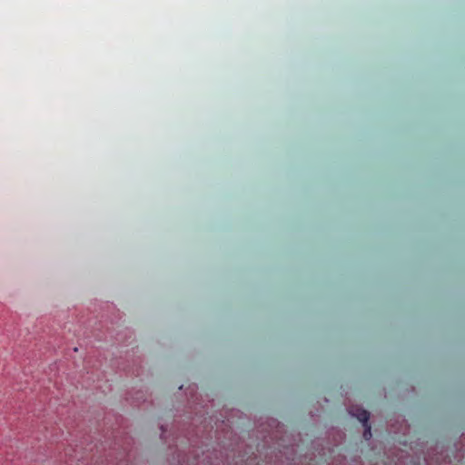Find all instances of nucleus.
<instances>
[{"label": "nucleus", "instance_id": "1", "mask_svg": "<svg viewBox=\"0 0 465 465\" xmlns=\"http://www.w3.org/2000/svg\"><path fill=\"white\" fill-rule=\"evenodd\" d=\"M352 416H355L359 421H361L364 426L363 437L366 440H369L371 436V425L369 424L370 413L366 410H356L354 412L352 410L350 411Z\"/></svg>", "mask_w": 465, "mask_h": 465}]
</instances>
